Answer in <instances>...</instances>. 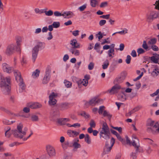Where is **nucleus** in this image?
<instances>
[{
    "label": "nucleus",
    "mask_w": 159,
    "mask_h": 159,
    "mask_svg": "<svg viewBox=\"0 0 159 159\" xmlns=\"http://www.w3.org/2000/svg\"><path fill=\"white\" fill-rule=\"evenodd\" d=\"M11 80L10 77L4 78L2 75L0 73V86L2 91L4 94H8L10 92Z\"/></svg>",
    "instance_id": "obj_1"
},
{
    "label": "nucleus",
    "mask_w": 159,
    "mask_h": 159,
    "mask_svg": "<svg viewBox=\"0 0 159 159\" xmlns=\"http://www.w3.org/2000/svg\"><path fill=\"white\" fill-rule=\"evenodd\" d=\"M27 130V127H23L22 124L20 123L17 125L16 129L13 130V134L15 137L22 139L23 140L24 136L26 134Z\"/></svg>",
    "instance_id": "obj_2"
},
{
    "label": "nucleus",
    "mask_w": 159,
    "mask_h": 159,
    "mask_svg": "<svg viewBox=\"0 0 159 159\" xmlns=\"http://www.w3.org/2000/svg\"><path fill=\"white\" fill-rule=\"evenodd\" d=\"M159 13L155 11H151L146 15L147 20L149 22H151L156 19L159 17Z\"/></svg>",
    "instance_id": "obj_3"
},
{
    "label": "nucleus",
    "mask_w": 159,
    "mask_h": 159,
    "mask_svg": "<svg viewBox=\"0 0 159 159\" xmlns=\"http://www.w3.org/2000/svg\"><path fill=\"white\" fill-rule=\"evenodd\" d=\"M16 49H17V48L15 44H10L7 46L5 53L7 55H11L14 52Z\"/></svg>",
    "instance_id": "obj_4"
},
{
    "label": "nucleus",
    "mask_w": 159,
    "mask_h": 159,
    "mask_svg": "<svg viewBox=\"0 0 159 159\" xmlns=\"http://www.w3.org/2000/svg\"><path fill=\"white\" fill-rule=\"evenodd\" d=\"M147 131L149 132H152L154 134H159V123L156 122L152 128L148 127Z\"/></svg>",
    "instance_id": "obj_5"
},
{
    "label": "nucleus",
    "mask_w": 159,
    "mask_h": 159,
    "mask_svg": "<svg viewBox=\"0 0 159 159\" xmlns=\"http://www.w3.org/2000/svg\"><path fill=\"white\" fill-rule=\"evenodd\" d=\"M46 148L47 154L50 157H53L56 155V152L53 147L48 145L46 146Z\"/></svg>",
    "instance_id": "obj_6"
},
{
    "label": "nucleus",
    "mask_w": 159,
    "mask_h": 159,
    "mask_svg": "<svg viewBox=\"0 0 159 159\" xmlns=\"http://www.w3.org/2000/svg\"><path fill=\"white\" fill-rule=\"evenodd\" d=\"M57 96V94L56 93L53 92L49 96V104L50 105H53L55 104L57 102V100L55 99Z\"/></svg>",
    "instance_id": "obj_7"
},
{
    "label": "nucleus",
    "mask_w": 159,
    "mask_h": 159,
    "mask_svg": "<svg viewBox=\"0 0 159 159\" xmlns=\"http://www.w3.org/2000/svg\"><path fill=\"white\" fill-rule=\"evenodd\" d=\"M2 66L3 71L7 73H10L13 70V68L6 63H3Z\"/></svg>",
    "instance_id": "obj_8"
},
{
    "label": "nucleus",
    "mask_w": 159,
    "mask_h": 159,
    "mask_svg": "<svg viewBox=\"0 0 159 159\" xmlns=\"http://www.w3.org/2000/svg\"><path fill=\"white\" fill-rule=\"evenodd\" d=\"M90 79V76L89 75L85 76L84 79L83 80H80L77 81V84L79 86L83 85L84 86H86L88 84V80Z\"/></svg>",
    "instance_id": "obj_9"
},
{
    "label": "nucleus",
    "mask_w": 159,
    "mask_h": 159,
    "mask_svg": "<svg viewBox=\"0 0 159 159\" xmlns=\"http://www.w3.org/2000/svg\"><path fill=\"white\" fill-rule=\"evenodd\" d=\"M115 143V139L112 138L111 139V145L109 146L108 144H106L105 147L104 148V151L106 153H108L110 152L112 147Z\"/></svg>",
    "instance_id": "obj_10"
},
{
    "label": "nucleus",
    "mask_w": 159,
    "mask_h": 159,
    "mask_svg": "<svg viewBox=\"0 0 159 159\" xmlns=\"http://www.w3.org/2000/svg\"><path fill=\"white\" fill-rule=\"evenodd\" d=\"M50 71L49 70H46L43 80V84H46L48 83L50 80Z\"/></svg>",
    "instance_id": "obj_11"
},
{
    "label": "nucleus",
    "mask_w": 159,
    "mask_h": 159,
    "mask_svg": "<svg viewBox=\"0 0 159 159\" xmlns=\"http://www.w3.org/2000/svg\"><path fill=\"white\" fill-rule=\"evenodd\" d=\"M132 145L137 149L136 150V152L138 151V148L139 147V139L136 136H134L133 137V141L132 142Z\"/></svg>",
    "instance_id": "obj_12"
},
{
    "label": "nucleus",
    "mask_w": 159,
    "mask_h": 159,
    "mask_svg": "<svg viewBox=\"0 0 159 159\" xmlns=\"http://www.w3.org/2000/svg\"><path fill=\"white\" fill-rule=\"evenodd\" d=\"M27 106L32 109H36L41 107L42 105L38 102H30L28 104Z\"/></svg>",
    "instance_id": "obj_13"
},
{
    "label": "nucleus",
    "mask_w": 159,
    "mask_h": 159,
    "mask_svg": "<svg viewBox=\"0 0 159 159\" xmlns=\"http://www.w3.org/2000/svg\"><path fill=\"white\" fill-rule=\"evenodd\" d=\"M121 89V87L120 85H116L114 86L112 88L108 91L111 94H114L117 93L118 90Z\"/></svg>",
    "instance_id": "obj_14"
},
{
    "label": "nucleus",
    "mask_w": 159,
    "mask_h": 159,
    "mask_svg": "<svg viewBox=\"0 0 159 159\" xmlns=\"http://www.w3.org/2000/svg\"><path fill=\"white\" fill-rule=\"evenodd\" d=\"M100 102V100L98 98L94 97L90 100L88 103L89 105L94 106L99 103Z\"/></svg>",
    "instance_id": "obj_15"
},
{
    "label": "nucleus",
    "mask_w": 159,
    "mask_h": 159,
    "mask_svg": "<svg viewBox=\"0 0 159 159\" xmlns=\"http://www.w3.org/2000/svg\"><path fill=\"white\" fill-rule=\"evenodd\" d=\"M16 46L18 50H19L20 49V45L22 41V38L20 36H17L16 37Z\"/></svg>",
    "instance_id": "obj_16"
},
{
    "label": "nucleus",
    "mask_w": 159,
    "mask_h": 159,
    "mask_svg": "<svg viewBox=\"0 0 159 159\" xmlns=\"http://www.w3.org/2000/svg\"><path fill=\"white\" fill-rule=\"evenodd\" d=\"M110 132L100 131V137H102L105 139H108L110 138Z\"/></svg>",
    "instance_id": "obj_17"
},
{
    "label": "nucleus",
    "mask_w": 159,
    "mask_h": 159,
    "mask_svg": "<svg viewBox=\"0 0 159 159\" xmlns=\"http://www.w3.org/2000/svg\"><path fill=\"white\" fill-rule=\"evenodd\" d=\"M70 43L72 46L71 48H80V44L77 43L76 39H73L71 40Z\"/></svg>",
    "instance_id": "obj_18"
},
{
    "label": "nucleus",
    "mask_w": 159,
    "mask_h": 159,
    "mask_svg": "<svg viewBox=\"0 0 159 159\" xmlns=\"http://www.w3.org/2000/svg\"><path fill=\"white\" fill-rule=\"evenodd\" d=\"M45 46V43H44L39 42L33 48H35L36 50H38V52H39V50L44 48Z\"/></svg>",
    "instance_id": "obj_19"
},
{
    "label": "nucleus",
    "mask_w": 159,
    "mask_h": 159,
    "mask_svg": "<svg viewBox=\"0 0 159 159\" xmlns=\"http://www.w3.org/2000/svg\"><path fill=\"white\" fill-rule=\"evenodd\" d=\"M75 14L72 11H69L63 13V17L65 18H70L73 17Z\"/></svg>",
    "instance_id": "obj_20"
},
{
    "label": "nucleus",
    "mask_w": 159,
    "mask_h": 159,
    "mask_svg": "<svg viewBox=\"0 0 159 159\" xmlns=\"http://www.w3.org/2000/svg\"><path fill=\"white\" fill-rule=\"evenodd\" d=\"M35 48H33L32 50V59L33 62H34L37 57L38 52L36 50Z\"/></svg>",
    "instance_id": "obj_21"
},
{
    "label": "nucleus",
    "mask_w": 159,
    "mask_h": 159,
    "mask_svg": "<svg viewBox=\"0 0 159 159\" xmlns=\"http://www.w3.org/2000/svg\"><path fill=\"white\" fill-rule=\"evenodd\" d=\"M77 48H71L70 52L75 56H79L80 54V52L79 50L76 49Z\"/></svg>",
    "instance_id": "obj_22"
},
{
    "label": "nucleus",
    "mask_w": 159,
    "mask_h": 159,
    "mask_svg": "<svg viewBox=\"0 0 159 159\" xmlns=\"http://www.w3.org/2000/svg\"><path fill=\"white\" fill-rule=\"evenodd\" d=\"M159 59V55L157 53L153 54V56L151 57V60L155 63L158 62Z\"/></svg>",
    "instance_id": "obj_23"
},
{
    "label": "nucleus",
    "mask_w": 159,
    "mask_h": 159,
    "mask_svg": "<svg viewBox=\"0 0 159 159\" xmlns=\"http://www.w3.org/2000/svg\"><path fill=\"white\" fill-rule=\"evenodd\" d=\"M5 129V136L7 138L10 137L11 134L12 133H13V130L12 131H11V128L9 127L6 128Z\"/></svg>",
    "instance_id": "obj_24"
},
{
    "label": "nucleus",
    "mask_w": 159,
    "mask_h": 159,
    "mask_svg": "<svg viewBox=\"0 0 159 159\" xmlns=\"http://www.w3.org/2000/svg\"><path fill=\"white\" fill-rule=\"evenodd\" d=\"M40 73V70L38 69H37L34 71L32 74V76L34 79H36L38 78L39 76Z\"/></svg>",
    "instance_id": "obj_25"
},
{
    "label": "nucleus",
    "mask_w": 159,
    "mask_h": 159,
    "mask_svg": "<svg viewBox=\"0 0 159 159\" xmlns=\"http://www.w3.org/2000/svg\"><path fill=\"white\" fill-rule=\"evenodd\" d=\"M119 100L122 101H124L126 99V97L124 93H121L119 94L118 96Z\"/></svg>",
    "instance_id": "obj_26"
},
{
    "label": "nucleus",
    "mask_w": 159,
    "mask_h": 159,
    "mask_svg": "<svg viewBox=\"0 0 159 159\" xmlns=\"http://www.w3.org/2000/svg\"><path fill=\"white\" fill-rule=\"evenodd\" d=\"M155 123L154 121L151 119H148L147 121L146 124L147 128L148 127H150L151 128L154 125Z\"/></svg>",
    "instance_id": "obj_27"
},
{
    "label": "nucleus",
    "mask_w": 159,
    "mask_h": 159,
    "mask_svg": "<svg viewBox=\"0 0 159 159\" xmlns=\"http://www.w3.org/2000/svg\"><path fill=\"white\" fill-rule=\"evenodd\" d=\"M107 53L109 57L113 58L115 54V50L114 48H111L107 51Z\"/></svg>",
    "instance_id": "obj_28"
},
{
    "label": "nucleus",
    "mask_w": 159,
    "mask_h": 159,
    "mask_svg": "<svg viewBox=\"0 0 159 159\" xmlns=\"http://www.w3.org/2000/svg\"><path fill=\"white\" fill-rule=\"evenodd\" d=\"M100 131L110 132V130L107 124L106 123L103 124L101 130Z\"/></svg>",
    "instance_id": "obj_29"
},
{
    "label": "nucleus",
    "mask_w": 159,
    "mask_h": 159,
    "mask_svg": "<svg viewBox=\"0 0 159 159\" xmlns=\"http://www.w3.org/2000/svg\"><path fill=\"white\" fill-rule=\"evenodd\" d=\"M102 115L103 117H107L110 120L112 116V115L110 114L109 112L107 110H105L103 111Z\"/></svg>",
    "instance_id": "obj_30"
},
{
    "label": "nucleus",
    "mask_w": 159,
    "mask_h": 159,
    "mask_svg": "<svg viewBox=\"0 0 159 159\" xmlns=\"http://www.w3.org/2000/svg\"><path fill=\"white\" fill-rule=\"evenodd\" d=\"M79 141L78 139L74 140L73 141V146L75 148H80V145L78 143Z\"/></svg>",
    "instance_id": "obj_31"
},
{
    "label": "nucleus",
    "mask_w": 159,
    "mask_h": 159,
    "mask_svg": "<svg viewBox=\"0 0 159 159\" xmlns=\"http://www.w3.org/2000/svg\"><path fill=\"white\" fill-rule=\"evenodd\" d=\"M19 92L20 93L22 92L23 90L25 89V84L23 82V81L19 83Z\"/></svg>",
    "instance_id": "obj_32"
},
{
    "label": "nucleus",
    "mask_w": 159,
    "mask_h": 159,
    "mask_svg": "<svg viewBox=\"0 0 159 159\" xmlns=\"http://www.w3.org/2000/svg\"><path fill=\"white\" fill-rule=\"evenodd\" d=\"M159 73V69L157 68H154L152 72V75L153 76H157Z\"/></svg>",
    "instance_id": "obj_33"
},
{
    "label": "nucleus",
    "mask_w": 159,
    "mask_h": 159,
    "mask_svg": "<svg viewBox=\"0 0 159 159\" xmlns=\"http://www.w3.org/2000/svg\"><path fill=\"white\" fill-rule=\"evenodd\" d=\"M85 141L88 144H90L91 143V140L90 137L88 134H86L84 137Z\"/></svg>",
    "instance_id": "obj_34"
},
{
    "label": "nucleus",
    "mask_w": 159,
    "mask_h": 159,
    "mask_svg": "<svg viewBox=\"0 0 159 159\" xmlns=\"http://www.w3.org/2000/svg\"><path fill=\"white\" fill-rule=\"evenodd\" d=\"M90 5L92 7H95L98 4L97 0H90Z\"/></svg>",
    "instance_id": "obj_35"
},
{
    "label": "nucleus",
    "mask_w": 159,
    "mask_h": 159,
    "mask_svg": "<svg viewBox=\"0 0 159 159\" xmlns=\"http://www.w3.org/2000/svg\"><path fill=\"white\" fill-rule=\"evenodd\" d=\"M109 61L107 60H106L103 63L102 65V67L103 69H107L109 65Z\"/></svg>",
    "instance_id": "obj_36"
},
{
    "label": "nucleus",
    "mask_w": 159,
    "mask_h": 159,
    "mask_svg": "<svg viewBox=\"0 0 159 159\" xmlns=\"http://www.w3.org/2000/svg\"><path fill=\"white\" fill-rule=\"evenodd\" d=\"M64 83L65 86L67 88H70L72 86V84L71 82L66 80H64Z\"/></svg>",
    "instance_id": "obj_37"
},
{
    "label": "nucleus",
    "mask_w": 159,
    "mask_h": 159,
    "mask_svg": "<svg viewBox=\"0 0 159 159\" xmlns=\"http://www.w3.org/2000/svg\"><path fill=\"white\" fill-rule=\"evenodd\" d=\"M157 42V39L156 38H152L150 39L148 42V44L149 45H153L155 44Z\"/></svg>",
    "instance_id": "obj_38"
},
{
    "label": "nucleus",
    "mask_w": 159,
    "mask_h": 159,
    "mask_svg": "<svg viewBox=\"0 0 159 159\" xmlns=\"http://www.w3.org/2000/svg\"><path fill=\"white\" fill-rule=\"evenodd\" d=\"M69 144V142L68 141H66L61 143V145L64 149H66L68 148Z\"/></svg>",
    "instance_id": "obj_39"
},
{
    "label": "nucleus",
    "mask_w": 159,
    "mask_h": 159,
    "mask_svg": "<svg viewBox=\"0 0 159 159\" xmlns=\"http://www.w3.org/2000/svg\"><path fill=\"white\" fill-rule=\"evenodd\" d=\"M34 11L36 14H42L44 12V10L43 9H39L38 8H35L34 9Z\"/></svg>",
    "instance_id": "obj_40"
},
{
    "label": "nucleus",
    "mask_w": 159,
    "mask_h": 159,
    "mask_svg": "<svg viewBox=\"0 0 159 159\" xmlns=\"http://www.w3.org/2000/svg\"><path fill=\"white\" fill-rule=\"evenodd\" d=\"M53 28H57L60 26V23L58 21H54L52 24Z\"/></svg>",
    "instance_id": "obj_41"
},
{
    "label": "nucleus",
    "mask_w": 159,
    "mask_h": 159,
    "mask_svg": "<svg viewBox=\"0 0 159 159\" xmlns=\"http://www.w3.org/2000/svg\"><path fill=\"white\" fill-rule=\"evenodd\" d=\"M68 107V104L66 103H64L61 105L60 107V109L61 110H63L67 109Z\"/></svg>",
    "instance_id": "obj_42"
},
{
    "label": "nucleus",
    "mask_w": 159,
    "mask_h": 159,
    "mask_svg": "<svg viewBox=\"0 0 159 159\" xmlns=\"http://www.w3.org/2000/svg\"><path fill=\"white\" fill-rule=\"evenodd\" d=\"M45 13V14L46 16H52L53 14V11L51 10H49L48 11H44V12Z\"/></svg>",
    "instance_id": "obj_43"
},
{
    "label": "nucleus",
    "mask_w": 159,
    "mask_h": 159,
    "mask_svg": "<svg viewBox=\"0 0 159 159\" xmlns=\"http://www.w3.org/2000/svg\"><path fill=\"white\" fill-rule=\"evenodd\" d=\"M105 107L104 106H101L99 107L98 110V113L100 115L103 114V111L105 110Z\"/></svg>",
    "instance_id": "obj_44"
},
{
    "label": "nucleus",
    "mask_w": 159,
    "mask_h": 159,
    "mask_svg": "<svg viewBox=\"0 0 159 159\" xmlns=\"http://www.w3.org/2000/svg\"><path fill=\"white\" fill-rule=\"evenodd\" d=\"M118 34H120L121 35H124L128 33V30L126 28H124L123 30L117 32Z\"/></svg>",
    "instance_id": "obj_45"
},
{
    "label": "nucleus",
    "mask_w": 159,
    "mask_h": 159,
    "mask_svg": "<svg viewBox=\"0 0 159 159\" xmlns=\"http://www.w3.org/2000/svg\"><path fill=\"white\" fill-rule=\"evenodd\" d=\"M142 46V47L145 50H147L148 49V47L146 41H143Z\"/></svg>",
    "instance_id": "obj_46"
},
{
    "label": "nucleus",
    "mask_w": 159,
    "mask_h": 159,
    "mask_svg": "<svg viewBox=\"0 0 159 159\" xmlns=\"http://www.w3.org/2000/svg\"><path fill=\"white\" fill-rule=\"evenodd\" d=\"M53 14L54 16L56 17L61 16H63V13L61 14V13L57 11H54Z\"/></svg>",
    "instance_id": "obj_47"
},
{
    "label": "nucleus",
    "mask_w": 159,
    "mask_h": 159,
    "mask_svg": "<svg viewBox=\"0 0 159 159\" xmlns=\"http://www.w3.org/2000/svg\"><path fill=\"white\" fill-rule=\"evenodd\" d=\"M137 52L138 55L143 54L145 52V51L144 49L141 48H139L137 49Z\"/></svg>",
    "instance_id": "obj_48"
},
{
    "label": "nucleus",
    "mask_w": 159,
    "mask_h": 159,
    "mask_svg": "<svg viewBox=\"0 0 159 159\" xmlns=\"http://www.w3.org/2000/svg\"><path fill=\"white\" fill-rule=\"evenodd\" d=\"M67 133L69 136L72 137H74L73 134V130L70 129L68 130L67 131Z\"/></svg>",
    "instance_id": "obj_49"
},
{
    "label": "nucleus",
    "mask_w": 159,
    "mask_h": 159,
    "mask_svg": "<svg viewBox=\"0 0 159 159\" xmlns=\"http://www.w3.org/2000/svg\"><path fill=\"white\" fill-rule=\"evenodd\" d=\"M87 5L85 4L79 7L78 8V9L80 11H84L86 8Z\"/></svg>",
    "instance_id": "obj_50"
},
{
    "label": "nucleus",
    "mask_w": 159,
    "mask_h": 159,
    "mask_svg": "<svg viewBox=\"0 0 159 159\" xmlns=\"http://www.w3.org/2000/svg\"><path fill=\"white\" fill-rule=\"evenodd\" d=\"M96 36L98 38V41H100L101 39H102L103 37V36L102 33L100 32H99L98 34H96Z\"/></svg>",
    "instance_id": "obj_51"
},
{
    "label": "nucleus",
    "mask_w": 159,
    "mask_h": 159,
    "mask_svg": "<svg viewBox=\"0 0 159 159\" xmlns=\"http://www.w3.org/2000/svg\"><path fill=\"white\" fill-rule=\"evenodd\" d=\"M80 115L86 118H88L90 117V115L89 114L84 111L82 112Z\"/></svg>",
    "instance_id": "obj_52"
},
{
    "label": "nucleus",
    "mask_w": 159,
    "mask_h": 159,
    "mask_svg": "<svg viewBox=\"0 0 159 159\" xmlns=\"http://www.w3.org/2000/svg\"><path fill=\"white\" fill-rule=\"evenodd\" d=\"M108 5V3L107 2H103L101 3L100 7L101 8H104L107 7Z\"/></svg>",
    "instance_id": "obj_53"
},
{
    "label": "nucleus",
    "mask_w": 159,
    "mask_h": 159,
    "mask_svg": "<svg viewBox=\"0 0 159 159\" xmlns=\"http://www.w3.org/2000/svg\"><path fill=\"white\" fill-rule=\"evenodd\" d=\"M112 128L117 130L120 134H121L122 132V128L121 127H112Z\"/></svg>",
    "instance_id": "obj_54"
},
{
    "label": "nucleus",
    "mask_w": 159,
    "mask_h": 159,
    "mask_svg": "<svg viewBox=\"0 0 159 159\" xmlns=\"http://www.w3.org/2000/svg\"><path fill=\"white\" fill-rule=\"evenodd\" d=\"M131 57L130 55H127L126 57V58L125 59V62L127 64H129L131 60Z\"/></svg>",
    "instance_id": "obj_55"
},
{
    "label": "nucleus",
    "mask_w": 159,
    "mask_h": 159,
    "mask_svg": "<svg viewBox=\"0 0 159 159\" xmlns=\"http://www.w3.org/2000/svg\"><path fill=\"white\" fill-rule=\"evenodd\" d=\"M94 64L93 62H90L88 66V68L89 70H91L94 68Z\"/></svg>",
    "instance_id": "obj_56"
},
{
    "label": "nucleus",
    "mask_w": 159,
    "mask_h": 159,
    "mask_svg": "<svg viewBox=\"0 0 159 159\" xmlns=\"http://www.w3.org/2000/svg\"><path fill=\"white\" fill-rule=\"evenodd\" d=\"M89 125L91 127L93 128H95L96 126L95 123L94 121L93 120H91Z\"/></svg>",
    "instance_id": "obj_57"
},
{
    "label": "nucleus",
    "mask_w": 159,
    "mask_h": 159,
    "mask_svg": "<svg viewBox=\"0 0 159 159\" xmlns=\"http://www.w3.org/2000/svg\"><path fill=\"white\" fill-rule=\"evenodd\" d=\"M69 119L66 118H62L60 119V121H61V124H63L65 123V122L69 121Z\"/></svg>",
    "instance_id": "obj_58"
},
{
    "label": "nucleus",
    "mask_w": 159,
    "mask_h": 159,
    "mask_svg": "<svg viewBox=\"0 0 159 159\" xmlns=\"http://www.w3.org/2000/svg\"><path fill=\"white\" fill-rule=\"evenodd\" d=\"M154 5L155 6V9L159 10V0L156 1Z\"/></svg>",
    "instance_id": "obj_59"
},
{
    "label": "nucleus",
    "mask_w": 159,
    "mask_h": 159,
    "mask_svg": "<svg viewBox=\"0 0 159 159\" xmlns=\"http://www.w3.org/2000/svg\"><path fill=\"white\" fill-rule=\"evenodd\" d=\"M71 32H72V34L75 36H77L79 35V31L78 30H76L73 31H70Z\"/></svg>",
    "instance_id": "obj_60"
},
{
    "label": "nucleus",
    "mask_w": 159,
    "mask_h": 159,
    "mask_svg": "<svg viewBox=\"0 0 159 159\" xmlns=\"http://www.w3.org/2000/svg\"><path fill=\"white\" fill-rule=\"evenodd\" d=\"M106 23V21L105 20H100L99 22L100 26H102L104 25Z\"/></svg>",
    "instance_id": "obj_61"
},
{
    "label": "nucleus",
    "mask_w": 159,
    "mask_h": 159,
    "mask_svg": "<svg viewBox=\"0 0 159 159\" xmlns=\"http://www.w3.org/2000/svg\"><path fill=\"white\" fill-rule=\"evenodd\" d=\"M31 120L33 121H37L38 120L39 118L36 115H33L31 116Z\"/></svg>",
    "instance_id": "obj_62"
},
{
    "label": "nucleus",
    "mask_w": 159,
    "mask_h": 159,
    "mask_svg": "<svg viewBox=\"0 0 159 159\" xmlns=\"http://www.w3.org/2000/svg\"><path fill=\"white\" fill-rule=\"evenodd\" d=\"M15 78L17 82H21L23 81V79L21 77V75L20 76H16V77Z\"/></svg>",
    "instance_id": "obj_63"
},
{
    "label": "nucleus",
    "mask_w": 159,
    "mask_h": 159,
    "mask_svg": "<svg viewBox=\"0 0 159 159\" xmlns=\"http://www.w3.org/2000/svg\"><path fill=\"white\" fill-rule=\"evenodd\" d=\"M151 48L152 50L155 51H158L159 48L157 46L155 45H152L151 46Z\"/></svg>",
    "instance_id": "obj_64"
}]
</instances>
